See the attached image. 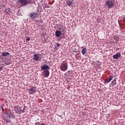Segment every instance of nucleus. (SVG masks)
Listing matches in <instances>:
<instances>
[{"label":"nucleus","instance_id":"a211bd4d","mask_svg":"<svg viewBox=\"0 0 125 125\" xmlns=\"http://www.w3.org/2000/svg\"><path fill=\"white\" fill-rule=\"evenodd\" d=\"M116 80L114 79L113 80V81L111 82V83L112 84V85H116V84H117V82H116Z\"/></svg>","mask_w":125,"mask_h":125},{"label":"nucleus","instance_id":"ddd939ff","mask_svg":"<svg viewBox=\"0 0 125 125\" xmlns=\"http://www.w3.org/2000/svg\"><path fill=\"white\" fill-rule=\"evenodd\" d=\"M120 57H121V53H117L113 56V59H118V58H120Z\"/></svg>","mask_w":125,"mask_h":125},{"label":"nucleus","instance_id":"4be33fe9","mask_svg":"<svg viewBox=\"0 0 125 125\" xmlns=\"http://www.w3.org/2000/svg\"><path fill=\"white\" fill-rule=\"evenodd\" d=\"M3 107H4V104H3L1 107V109H2V112H3L4 109H3Z\"/></svg>","mask_w":125,"mask_h":125},{"label":"nucleus","instance_id":"9b49d317","mask_svg":"<svg viewBox=\"0 0 125 125\" xmlns=\"http://www.w3.org/2000/svg\"><path fill=\"white\" fill-rule=\"evenodd\" d=\"M50 69V67L48 66V65L44 64L43 66H42L41 70L45 71L46 70H49Z\"/></svg>","mask_w":125,"mask_h":125},{"label":"nucleus","instance_id":"f257e3e1","mask_svg":"<svg viewBox=\"0 0 125 125\" xmlns=\"http://www.w3.org/2000/svg\"><path fill=\"white\" fill-rule=\"evenodd\" d=\"M115 4V0H106L105 1V5L108 8H112Z\"/></svg>","mask_w":125,"mask_h":125},{"label":"nucleus","instance_id":"a878e982","mask_svg":"<svg viewBox=\"0 0 125 125\" xmlns=\"http://www.w3.org/2000/svg\"><path fill=\"white\" fill-rule=\"evenodd\" d=\"M57 46H58V47L60 46V44L59 43H57Z\"/></svg>","mask_w":125,"mask_h":125},{"label":"nucleus","instance_id":"423d86ee","mask_svg":"<svg viewBox=\"0 0 125 125\" xmlns=\"http://www.w3.org/2000/svg\"><path fill=\"white\" fill-rule=\"evenodd\" d=\"M42 75L44 78H47L49 76V71L47 70H44L42 72Z\"/></svg>","mask_w":125,"mask_h":125},{"label":"nucleus","instance_id":"dca6fc26","mask_svg":"<svg viewBox=\"0 0 125 125\" xmlns=\"http://www.w3.org/2000/svg\"><path fill=\"white\" fill-rule=\"evenodd\" d=\"M0 59L1 60V61H2L3 62H4V61H5V59H6V57L1 55H0Z\"/></svg>","mask_w":125,"mask_h":125},{"label":"nucleus","instance_id":"cd10ccee","mask_svg":"<svg viewBox=\"0 0 125 125\" xmlns=\"http://www.w3.org/2000/svg\"><path fill=\"white\" fill-rule=\"evenodd\" d=\"M41 125H45V124H44L43 123H42Z\"/></svg>","mask_w":125,"mask_h":125},{"label":"nucleus","instance_id":"f03ea898","mask_svg":"<svg viewBox=\"0 0 125 125\" xmlns=\"http://www.w3.org/2000/svg\"><path fill=\"white\" fill-rule=\"evenodd\" d=\"M19 2H20L21 6H26L28 3H31V0H18Z\"/></svg>","mask_w":125,"mask_h":125},{"label":"nucleus","instance_id":"f3484780","mask_svg":"<svg viewBox=\"0 0 125 125\" xmlns=\"http://www.w3.org/2000/svg\"><path fill=\"white\" fill-rule=\"evenodd\" d=\"M1 55L3 56H7V55H9V53L4 51L1 53Z\"/></svg>","mask_w":125,"mask_h":125},{"label":"nucleus","instance_id":"c756f323","mask_svg":"<svg viewBox=\"0 0 125 125\" xmlns=\"http://www.w3.org/2000/svg\"><path fill=\"white\" fill-rule=\"evenodd\" d=\"M68 72H71V71L69 70V71H68Z\"/></svg>","mask_w":125,"mask_h":125},{"label":"nucleus","instance_id":"2eb2a0df","mask_svg":"<svg viewBox=\"0 0 125 125\" xmlns=\"http://www.w3.org/2000/svg\"><path fill=\"white\" fill-rule=\"evenodd\" d=\"M56 37H57V38H58V37H60V36H61V32L60 31H56Z\"/></svg>","mask_w":125,"mask_h":125},{"label":"nucleus","instance_id":"39448f33","mask_svg":"<svg viewBox=\"0 0 125 125\" xmlns=\"http://www.w3.org/2000/svg\"><path fill=\"white\" fill-rule=\"evenodd\" d=\"M3 118H4V121H5L6 123H10V121L8 120H9V119H10L11 117L8 115H7V114H6L4 116Z\"/></svg>","mask_w":125,"mask_h":125},{"label":"nucleus","instance_id":"4468645a","mask_svg":"<svg viewBox=\"0 0 125 125\" xmlns=\"http://www.w3.org/2000/svg\"><path fill=\"white\" fill-rule=\"evenodd\" d=\"M87 52V50H86V48H83L82 51V53L83 55H85Z\"/></svg>","mask_w":125,"mask_h":125},{"label":"nucleus","instance_id":"412c9836","mask_svg":"<svg viewBox=\"0 0 125 125\" xmlns=\"http://www.w3.org/2000/svg\"><path fill=\"white\" fill-rule=\"evenodd\" d=\"M66 3L67 5H68V6H70L72 5V2L71 1H68L67 2H66Z\"/></svg>","mask_w":125,"mask_h":125},{"label":"nucleus","instance_id":"393cba45","mask_svg":"<svg viewBox=\"0 0 125 125\" xmlns=\"http://www.w3.org/2000/svg\"><path fill=\"white\" fill-rule=\"evenodd\" d=\"M5 64H6V65H9L10 63L5 62Z\"/></svg>","mask_w":125,"mask_h":125},{"label":"nucleus","instance_id":"9d476101","mask_svg":"<svg viewBox=\"0 0 125 125\" xmlns=\"http://www.w3.org/2000/svg\"><path fill=\"white\" fill-rule=\"evenodd\" d=\"M28 92L30 94H34L36 92V87H32L28 90Z\"/></svg>","mask_w":125,"mask_h":125},{"label":"nucleus","instance_id":"6ab92c4d","mask_svg":"<svg viewBox=\"0 0 125 125\" xmlns=\"http://www.w3.org/2000/svg\"><path fill=\"white\" fill-rule=\"evenodd\" d=\"M113 39L115 40L116 42H119V40H120V38L117 36H114Z\"/></svg>","mask_w":125,"mask_h":125},{"label":"nucleus","instance_id":"0eeeda50","mask_svg":"<svg viewBox=\"0 0 125 125\" xmlns=\"http://www.w3.org/2000/svg\"><path fill=\"white\" fill-rule=\"evenodd\" d=\"M112 80H113V76H110L109 78L104 79V83L107 84V83H110V81Z\"/></svg>","mask_w":125,"mask_h":125},{"label":"nucleus","instance_id":"c85d7f7f","mask_svg":"<svg viewBox=\"0 0 125 125\" xmlns=\"http://www.w3.org/2000/svg\"><path fill=\"white\" fill-rule=\"evenodd\" d=\"M123 18H124V19H125V17H123Z\"/></svg>","mask_w":125,"mask_h":125},{"label":"nucleus","instance_id":"20e7f679","mask_svg":"<svg viewBox=\"0 0 125 125\" xmlns=\"http://www.w3.org/2000/svg\"><path fill=\"white\" fill-rule=\"evenodd\" d=\"M61 71L65 72L68 70V63L67 62L62 63L60 67Z\"/></svg>","mask_w":125,"mask_h":125},{"label":"nucleus","instance_id":"1a4fd4ad","mask_svg":"<svg viewBox=\"0 0 125 125\" xmlns=\"http://www.w3.org/2000/svg\"><path fill=\"white\" fill-rule=\"evenodd\" d=\"M37 13L33 12L30 14V17L32 18V19H36L37 18Z\"/></svg>","mask_w":125,"mask_h":125},{"label":"nucleus","instance_id":"b1692460","mask_svg":"<svg viewBox=\"0 0 125 125\" xmlns=\"http://www.w3.org/2000/svg\"><path fill=\"white\" fill-rule=\"evenodd\" d=\"M26 41H30V38H26Z\"/></svg>","mask_w":125,"mask_h":125},{"label":"nucleus","instance_id":"7ed1b4c3","mask_svg":"<svg viewBox=\"0 0 125 125\" xmlns=\"http://www.w3.org/2000/svg\"><path fill=\"white\" fill-rule=\"evenodd\" d=\"M14 110L16 113H17V114H21L22 113H24V109H21L19 105L15 106L14 107Z\"/></svg>","mask_w":125,"mask_h":125},{"label":"nucleus","instance_id":"aec40b11","mask_svg":"<svg viewBox=\"0 0 125 125\" xmlns=\"http://www.w3.org/2000/svg\"><path fill=\"white\" fill-rule=\"evenodd\" d=\"M10 11V9L9 8H6V10L4 11V12H5V13H7Z\"/></svg>","mask_w":125,"mask_h":125},{"label":"nucleus","instance_id":"f8f14e48","mask_svg":"<svg viewBox=\"0 0 125 125\" xmlns=\"http://www.w3.org/2000/svg\"><path fill=\"white\" fill-rule=\"evenodd\" d=\"M39 59H40V56L38 54H34L33 60H35V61H39Z\"/></svg>","mask_w":125,"mask_h":125},{"label":"nucleus","instance_id":"6e6552de","mask_svg":"<svg viewBox=\"0 0 125 125\" xmlns=\"http://www.w3.org/2000/svg\"><path fill=\"white\" fill-rule=\"evenodd\" d=\"M7 115H9V116L11 117V118H13V119H14L15 118L14 115H13V112H11V110L10 109H8Z\"/></svg>","mask_w":125,"mask_h":125},{"label":"nucleus","instance_id":"bb28decb","mask_svg":"<svg viewBox=\"0 0 125 125\" xmlns=\"http://www.w3.org/2000/svg\"><path fill=\"white\" fill-rule=\"evenodd\" d=\"M2 67H0V71H1V69H2Z\"/></svg>","mask_w":125,"mask_h":125},{"label":"nucleus","instance_id":"5701e85b","mask_svg":"<svg viewBox=\"0 0 125 125\" xmlns=\"http://www.w3.org/2000/svg\"><path fill=\"white\" fill-rule=\"evenodd\" d=\"M41 125V123L40 122H36L35 123V125Z\"/></svg>","mask_w":125,"mask_h":125}]
</instances>
